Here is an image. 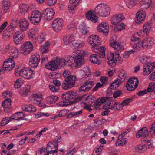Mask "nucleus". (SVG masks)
<instances>
[{"label":"nucleus","mask_w":155,"mask_h":155,"mask_svg":"<svg viewBox=\"0 0 155 155\" xmlns=\"http://www.w3.org/2000/svg\"><path fill=\"white\" fill-rule=\"evenodd\" d=\"M77 35L74 34L72 35L64 38V45H69L72 48H83L85 45V41L80 39H77Z\"/></svg>","instance_id":"f257e3e1"},{"label":"nucleus","mask_w":155,"mask_h":155,"mask_svg":"<svg viewBox=\"0 0 155 155\" xmlns=\"http://www.w3.org/2000/svg\"><path fill=\"white\" fill-rule=\"evenodd\" d=\"M154 42L153 38L148 37L143 39H140L135 44H132V47L134 49L146 48L149 46L153 45Z\"/></svg>","instance_id":"f03ea898"},{"label":"nucleus","mask_w":155,"mask_h":155,"mask_svg":"<svg viewBox=\"0 0 155 155\" xmlns=\"http://www.w3.org/2000/svg\"><path fill=\"white\" fill-rule=\"evenodd\" d=\"M110 8L105 3H101L95 7V11L97 15L102 17H106L110 14Z\"/></svg>","instance_id":"7ed1b4c3"},{"label":"nucleus","mask_w":155,"mask_h":155,"mask_svg":"<svg viewBox=\"0 0 155 155\" xmlns=\"http://www.w3.org/2000/svg\"><path fill=\"white\" fill-rule=\"evenodd\" d=\"M107 58L108 63L111 67H114L117 64H121L123 61L122 57L117 53H111L109 54L107 56Z\"/></svg>","instance_id":"20e7f679"},{"label":"nucleus","mask_w":155,"mask_h":155,"mask_svg":"<svg viewBox=\"0 0 155 155\" xmlns=\"http://www.w3.org/2000/svg\"><path fill=\"white\" fill-rule=\"evenodd\" d=\"M85 52L84 50H78L77 54L74 57V67L77 68L81 67L84 63V57Z\"/></svg>","instance_id":"39448f33"},{"label":"nucleus","mask_w":155,"mask_h":155,"mask_svg":"<svg viewBox=\"0 0 155 155\" xmlns=\"http://www.w3.org/2000/svg\"><path fill=\"white\" fill-rule=\"evenodd\" d=\"M42 17L41 13L40 11L35 10L32 12L28 19L32 24L37 25L41 21Z\"/></svg>","instance_id":"423d86ee"},{"label":"nucleus","mask_w":155,"mask_h":155,"mask_svg":"<svg viewBox=\"0 0 155 155\" xmlns=\"http://www.w3.org/2000/svg\"><path fill=\"white\" fill-rule=\"evenodd\" d=\"M69 78H65L62 85L64 90H67L70 89L74 85L77 78L76 76H72Z\"/></svg>","instance_id":"0eeeda50"},{"label":"nucleus","mask_w":155,"mask_h":155,"mask_svg":"<svg viewBox=\"0 0 155 155\" xmlns=\"http://www.w3.org/2000/svg\"><path fill=\"white\" fill-rule=\"evenodd\" d=\"M33 47L32 44L29 41L23 43L20 48L21 53L24 55L29 54L32 51Z\"/></svg>","instance_id":"6e6552de"},{"label":"nucleus","mask_w":155,"mask_h":155,"mask_svg":"<svg viewBox=\"0 0 155 155\" xmlns=\"http://www.w3.org/2000/svg\"><path fill=\"white\" fill-rule=\"evenodd\" d=\"M42 11L45 21H50L53 18L55 12L53 9L50 8H43Z\"/></svg>","instance_id":"1a4fd4ad"},{"label":"nucleus","mask_w":155,"mask_h":155,"mask_svg":"<svg viewBox=\"0 0 155 155\" xmlns=\"http://www.w3.org/2000/svg\"><path fill=\"white\" fill-rule=\"evenodd\" d=\"M139 82L137 78L133 77L130 78L128 80L126 84V87L127 90L131 91L136 88Z\"/></svg>","instance_id":"9d476101"},{"label":"nucleus","mask_w":155,"mask_h":155,"mask_svg":"<svg viewBox=\"0 0 155 155\" xmlns=\"http://www.w3.org/2000/svg\"><path fill=\"white\" fill-rule=\"evenodd\" d=\"M87 41L92 46V48H95L100 43L99 36L95 35H90L87 38Z\"/></svg>","instance_id":"9b49d317"},{"label":"nucleus","mask_w":155,"mask_h":155,"mask_svg":"<svg viewBox=\"0 0 155 155\" xmlns=\"http://www.w3.org/2000/svg\"><path fill=\"white\" fill-rule=\"evenodd\" d=\"M63 24V21L62 19H56L53 21L52 28L55 32H58L62 29Z\"/></svg>","instance_id":"f8f14e48"},{"label":"nucleus","mask_w":155,"mask_h":155,"mask_svg":"<svg viewBox=\"0 0 155 155\" xmlns=\"http://www.w3.org/2000/svg\"><path fill=\"white\" fill-rule=\"evenodd\" d=\"M109 26L106 22L103 21L100 23L97 27L98 31L103 33L104 35L106 36L109 33Z\"/></svg>","instance_id":"ddd939ff"},{"label":"nucleus","mask_w":155,"mask_h":155,"mask_svg":"<svg viewBox=\"0 0 155 155\" xmlns=\"http://www.w3.org/2000/svg\"><path fill=\"white\" fill-rule=\"evenodd\" d=\"M125 19V17L122 14H117L113 15L111 17L110 21L112 24L116 25Z\"/></svg>","instance_id":"4468645a"},{"label":"nucleus","mask_w":155,"mask_h":155,"mask_svg":"<svg viewBox=\"0 0 155 155\" xmlns=\"http://www.w3.org/2000/svg\"><path fill=\"white\" fill-rule=\"evenodd\" d=\"M96 13L95 9L88 11L86 14V18L93 23H96L98 20V17L96 15Z\"/></svg>","instance_id":"2eb2a0df"},{"label":"nucleus","mask_w":155,"mask_h":155,"mask_svg":"<svg viewBox=\"0 0 155 155\" xmlns=\"http://www.w3.org/2000/svg\"><path fill=\"white\" fill-rule=\"evenodd\" d=\"M15 66L14 61L12 58H8L4 62L3 66L4 71H10L14 68Z\"/></svg>","instance_id":"dca6fc26"},{"label":"nucleus","mask_w":155,"mask_h":155,"mask_svg":"<svg viewBox=\"0 0 155 155\" xmlns=\"http://www.w3.org/2000/svg\"><path fill=\"white\" fill-rule=\"evenodd\" d=\"M40 60V58L39 55H32L29 59V65L32 68H36L38 66Z\"/></svg>","instance_id":"f3484780"},{"label":"nucleus","mask_w":155,"mask_h":155,"mask_svg":"<svg viewBox=\"0 0 155 155\" xmlns=\"http://www.w3.org/2000/svg\"><path fill=\"white\" fill-rule=\"evenodd\" d=\"M155 68V63L153 62L147 63L144 65L143 74L144 75L149 74Z\"/></svg>","instance_id":"a211bd4d"},{"label":"nucleus","mask_w":155,"mask_h":155,"mask_svg":"<svg viewBox=\"0 0 155 155\" xmlns=\"http://www.w3.org/2000/svg\"><path fill=\"white\" fill-rule=\"evenodd\" d=\"M95 98L94 96L92 95H85L81 97L80 99V100L82 101H84L82 102V103L84 105H86V103H88V104L91 105L92 104L93 102L95 100Z\"/></svg>","instance_id":"6ab92c4d"},{"label":"nucleus","mask_w":155,"mask_h":155,"mask_svg":"<svg viewBox=\"0 0 155 155\" xmlns=\"http://www.w3.org/2000/svg\"><path fill=\"white\" fill-rule=\"evenodd\" d=\"M25 36V33L21 31H18L15 34L14 37V41L18 45L21 43Z\"/></svg>","instance_id":"aec40b11"},{"label":"nucleus","mask_w":155,"mask_h":155,"mask_svg":"<svg viewBox=\"0 0 155 155\" xmlns=\"http://www.w3.org/2000/svg\"><path fill=\"white\" fill-rule=\"evenodd\" d=\"M110 47L115 50L121 51L124 49V47L120 42L110 41Z\"/></svg>","instance_id":"412c9836"},{"label":"nucleus","mask_w":155,"mask_h":155,"mask_svg":"<svg viewBox=\"0 0 155 155\" xmlns=\"http://www.w3.org/2000/svg\"><path fill=\"white\" fill-rule=\"evenodd\" d=\"M94 84V82L91 81H87L80 87L79 90L80 91H88Z\"/></svg>","instance_id":"4be33fe9"},{"label":"nucleus","mask_w":155,"mask_h":155,"mask_svg":"<svg viewBox=\"0 0 155 155\" xmlns=\"http://www.w3.org/2000/svg\"><path fill=\"white\" fill-rule=\"evenodd\" d=\"M19 27L21 31H26L29 26V22L25 19H21L19 21Z\"/></svg>","instance_id":"5701e85b"},{"label":"nucleus","mask_w":155,"mask_h":155,"mask_svg":"<svg viewBox=\"0 0 155 155\" xmlns=\"http://www.w3.org/2000/svg\"><path fill=\"white\" fill-rule=\"evenodd\" d=\"M39 152L40 153L39 155H58V151L57 150H48L45 148L42 147L41 148Z\"/></svg>","instance_id":"b1692460"},{"label":"nucleus","mask_w":155,"mask_h":155,"mask_svg":"<svg viewBox=\"0 0 155 155\" xmlns=\"http://www.w3.org/2000/svg\"><path fill=\"white\" fill-rule=\"evenodd\" d=\"M27 67L22 68L18 67L15 69V75L18 77H21L25 78Z\"/></svg>","instance_id":"393cba45"},{"label":"nucleus","mask_w":155,"mask_h":155,"mask_svg":"<svg viewBox=\"0 0 155 155\" xmlns=\"http://www.w3.org/2000/svg\"><path fill=\"white\" fill-rule=\"evenodd\" d=\"M29 6L26 4H21L19 6V8L18 11V14L21 16L26 13L28 10Z\"/></svg>","instance_id":"a878e982"},{"label":"nucleus","mask_w":155,"mask_h":155,"mask_svg":"<svg viewBox=\"0 0 155 155\" xmlns=\"http://www.w3.org/2000/svg\"><path fill=\"white\" fill-rule=\"evenodd\" d=\"M146 14L143 10H139L136 15V22L138 23L143 21L146 17Z\"/></svg>","instance_id":"bb28decb"},{"label":"nucleus","mask_w":155,"mask_h":155,"mask_svg":"<svg viewBox=\"0 0 155 155\" xmlns=\"http://www.w3.org/2000/svg\"><path fill=\"white\" fill-rule=\"evenodd\" d=\"M54 60L57 69L64 68L66 66L65 58H57Z\"/></svg>","instance_id":"cd10ccee"},{"label":"nucleus","mask_w":155,"mask_h":155,"mask_svg":"<svg viewBox=\"0 0 155 155\" xmlns=\"http://www.w3.org/2000/svg\"><path fill=\"white\" fill-rule=\"evenodd\" d=\"M148 135V132L147 129L146 127H143L141 129L136 133V137L137 138L146 137Z\"/></svg>","instance_id":"c85d7f7f"},{"label":"nucleus","mask_w":155,"mask_h":155,"mask_svg":"<svg viewBox=\"0 0 155 155\" xmlns=\"http://www.w3.org/2000/svg\"><path fill=\"white\" fill-rule=\"evenodd\" d=\"M58 144L57 141H50L47 145V148L48 150H57L58 151Z\"/></svg>","instance_id":"c756f323"},{"label":"nucleus","mask_w":155,"mask_h":155,"mask_svg":"<svg viewBox=\"0 0 155 155\" xmlns=\"http://www.w3.org/2000/svg\"><path fill=\"white\" fill-rule=\"evenodd\" d=\"M19 54V51L15 47L13 46L10 50V58L12 59L17 58Z\"/></svg>","instance_id":"7c9ffc66"},{"label":"nucleus","mask_w":155,"mask_h":155,"mask_svg":"<svg viewBox=\"0 0 155 155\" xmlns=\"http://www.w3.org/2000/svg\"><path fill=\"white\" fill-rule=\"evenodd\" d=\"M25 114L24 113L22 112H18L15 113L12 115L11 118L12 120H14L18 121L19 120H23V117H25Z\"/></svg>","instance_id":"2f4dec72"},{"label":"nucleus","mask_w":155,"mask_h":155,"mask_svg":"<svg viewBox=\"0 0 155 155\" xmlns=\"http://www.w3.org/2000/svg\"><path fill=\"white\" fill-rule=\"evenodd\" d=\"M116 71L118 74L119 77V78L117 79L120 81L121 82H123L126 77V74L125 72L121 69H117L116 70Z\"/></svg>","instance_id":"473e14b6"},{"label":"nucleus","mask_w":155,"mask_h":155,"mask_svg":"<svg viewBox=\"0 0 155 155\" xmlns=\"http://www.w3.org/2000/svg\"><path fill=\"white\" fill-rule=\"evenodd\" d=\"M152 24L149 22L145 23L143 24V32L147 35H148L149 33L152 31Z\"/></svg>","instance_id":"72a5a7b5"},{"label":"nucleus","mask_w":155,"mask_h":155,"mask_svg":"<svg viewBox=\"0 0 155 155\" xmlns=\"http://www.w3.org/2000/svg\"><path fill=\"white\" fill-rule=\"evenodd\" d=\"M92 49L94 51L99 54L101 55V57L104 58L105 57V53L104 46H102L98 48H97V47L95 48H92Z\"/></svg>","instance_id":"f704fd0d"},{"label":"nucleus","mask_w":155,"mask_h":155,"mask_svg":"<svg viewBox=\"0 0 155 155\" xmlns=\"http://www.w3.org/2000/svg\"><path fill=\"white\" fill-rule=\"evenodd\" d=\"M21 109L23 111L29 112H35L37 110L36 107L31 105H24L22 106Z\"/></svg>","instance_id":"c9c22d12"},{"label":"nucleus","mask_w":155,"mask_h":155,"mask_svg":"<svg viewBox=\"0 0 155 155\" xmlns=\"http://www.w3.org/2000/svg\"><path fill=\"white\" fill-rule=\"evenodd\" d=\"M89 60L92 63L98 65H100L102 64L101 61L98 59V56L96 54L91 55L89 57Z\"/></svg>","instance_id":"e433bc0d"},{"label":"nucleus","mask_w":155,"mask_h":155,"mask_svg":"<svg viewBox=\"0 0 155 155\" xmlns=\"http://www.w3.org/2000/svg\"><path fill=\"white\" fill-rule=\"evenodd\" d=\"M11 5L10 0H3L2 3V9L4 12L6 13L9 9Z\"/></svg>","instance_id":"4c0bfd02"},{"label":"nucleus","mask_w":155,"mask_h":155,"mask_svg":"<svg viewBox=\"0 0 155 155\" xmlns=\"http://www.w3.org/2000/svg\"><path fill=\"white\" fill-rule=\"evenodd\" d=\"M74 57L72 56H68L66 57V66L68 63V65L71 68H73L74 66Z\"/></svg>","instance_id":"58836bf2"},{"label":"nucleus","mask_w":155,"mask_h":155,"mask_svg":"<svg viewBox=\"0 0 155 155\" xmlns=\"http://www.w3.org/2000/svg\"><path fill=\"white\" fill-rule=\"evenodd\" d=\"M80 73L84 78L88 77L90 74V69L87 67L83 68L80 70Z\"/></svg>","instance_id":"ea45409f"},{"label":"nucleus","mask_w":155,"mask_h":155,"mask_svg":"<svg viewBox=\"0 0 155 155\" xmlns=\"http://www.w3.org/2000/svg\"><path fill=\"white\" fill-rule=\"evenodd\" d=\"M45 67L51 71H54L58 69L54 60L46 64Z\"/></svg>","instance_id":"a19ab883"},{"label":"nucleus","mask_w":155,"mask_h":155,"mask_svg":"<svg viewBox=\"0 0 155 155\" xmlns=\"http://www.w3.org/2000/svg\"><path fill=\"white\" fill-rule=\"evenodd\" d=\"M25 79H31L35 76L34 71L29 68H27Z\"/></svg>","instance_id":"79ce46f5"},{"label":"nucleus","mask_w":155,"mask_h":155,"mask_svg":"<svg viewBox=\"0 0 155 155\" xmlns=\"http://www.w3.org/2000/svg\"><path fill=\"white\" fill-rule=\"evenodd\" d=\"M152 1L150 0H144L140 3L142 8H148L151 5Z\"/></svg>","instance_id":"37998d69"},{"label":"nucleus","mask_w":155,"mask_h":155,"mask_svg":"<svg viewBox=\"0 0 155 155\" xmlns=\"http://www.w3.org/2000/svg\"><path fill=\"white\" fill-rule=\"evenodd\" d=\"M35 30L34 28H32L29 30L28 33V36L29 39L36 42L37 41V38L35 34Z\"/></svg>","instance_id":"c03bdc74"},{"label":"nucleus","mask_w":155,"mask_h":155,"mask_svg":"<svg viewBox=\"0 0 155 155\" xmlns=\"http://www.w3.org/2000/svg\"><path fill=\"white\" fill-rule=\"evenodd\" d=\"M30 89V86L28 85L20 90L19 91V94L23 96H26Z\"/></svg>","instance_id":"a18cd8bd"},{"label":"nucleus","mask_w":155,"mask_h":155,"mask_svg":"<svg viewBox=\"0 0 155 155\" xmlns=\"http://www.w3.org/2000/svg\"><path fill=\"white\" fill-rule=\"evenodd\" d=\"M11 100L10 99H7L2 102L3 107L5 109H9L11 107Z\"/></svg>","instance_id":"49530a36"},{"label":"nucleus","mask_w":155,"mask_h":155,"mask_svg":"<svg viewBox=\"0 0 155 155\" xmlns=\"http://www.w3.org/2000/svg\"><path fill=\"white\" fill-rule=\"evenodd\" d=\"M123 134H121L118 137L119 141L116 143V145L117 146H119L120 145H124L127 141L126 138H123Z\"/></svg>","instance_id":"de8ad7c7"},{"label":"nucleus","mask_w":155,"mask_h":155,"mask_svg":"<svg viewBox=\"0 0 155 155\" xmlns=\"http://www.w3.org/2000/svg\"><path fill=\"white\" fill-rule=\"evenodd\" d=\"M127 7L130 9L132 8L137 4L135 0H124Z\"/></svg>","instance_id":"09e8293b"},{"label":"nucleus","mask_w":155,"mask_h":155,"mask_svg":"<svg viewBox=\"0 0 155 155\" xmlns=\"http://www.w3.org/2000/svg\"><path fill=\"white\" fill-rule=\"evenodd\" d=\"M51 43L49 41L46 42L45 44H43L41 47V52L42 54L47 53L48 51V49Z\"/></svg>","instance_id":"8fccbe9b"},{"label":"nucleus","mask_w":155,"mask_h":155,"mask_svg":"<svg viewBox=\"0 0 155 155\" xmlns=\"http://www.w3.org/2000/svg\"><path fill=\"white\" fill-rule=\"evenodd\" d=\"M79 29L80 33L84 35H86L88 31L87 27L84 23L81 24Z\"/></svg>","instance_id":"3c124183"},{"label":"nucleus","mask_w":155,"mask_h":155,"mask_svg":"<svg viewBox=\"0 0 155 155\" xmlns=\"http://www.w3.org/2000/svg\"><path fill=\"white\" fill-rule=\"evenodd\" d=\"M105 101L104 98H98L96 101V103L94 106V108L96 109H100V106Z\"/></svg>","instance_id":"603ef678"},{"label":"nucleus","mask_w":155,"mask_h":155,"mask_svg":"<svg viewBox=\"0 0 155 155\" xmlns=\"http://www.w3.org/2000/svg\"><path fill=\"white\" fill-rule=\"evenodd\" d=\"M109 108L113 110H121L123 108V105L120 103L116 102L111 105Z\"/></svg>","instance_id":"864d4df0"},{"label":"nucleus","mask_w":155,"mask_h":155,"mask_svg":"<svg viewBox=\"0 0 155 155\" xmlns=\"http://www.w3.org/2000/svg\"><path fill=\"white\" fill-rule=\"evenodd\" d=\"M135 150L138 152L143 153L147 150L146 146L143 144L138 145L135 147Z\"/></svg>","instance_id":"5fc2aeb1"},{"label":"nucleus","mask_w":155,"mask_h":155,"mask_svg":"<svg viewBox=\"0 0 155 155\" xmlns=\"http://www.w3.org/2000/svg\"><path fill=\"white\" fill-rule=\"evenodd\" d=\"M122 82H121L118 79H116L111 84L110 86L111 89H115L117 88Z\"/></svg>","instance_id":"6e6d98bb"},{"label":"nucleus","mask_w":155,"mask_h":155,"mask_svg":"<svg viewBox=\"0 0 155 155\" xmlns=\"http://www.w3.org/2000/svg\"><path fill=\"white\" fill-rule=\"evenodd\" d=\"M139 35L138 34V32H137L133 34L131 38V42L130 44L131 46L132 44H135L140 39L138 37Z\"/></svg>","instance_id":"4d7b16f0"},{"label":"nucleus","mask_w":155,"mask_h":155,"mask_svg":"<svg viewBox=\"0 0 155 155\" xmlns=\"http://www.w3.org/2000/svg\"><path fill=\"white\" fill-rule=\"evenodd\" d=\"M58 99V97L54 96H50L47 97L46 99V101L50 103H52L55 102Z\"/></svg>","instance_id":"13d9d810"},{"label":"nucleus","mask_w":155,"mask_h":155,"mask_svg":"<svg viewBox=\"0 0 155 155\" xmlns=\"http://www.w3.org/2000/svg\"><path fill=\"white\" fill-rule=\"evenodd\" d=\"M149 59V57L146 55H144L140 56L139 58L140 61L144 65L146 64L147 63L148 60Z\"/></svg>","instance_id":"bf43d9fd"},{"label":"nucleus","mask_w":155,"mask_h":155,"mask_svg":"<svg viewBox=\"0 0 155 155\" xmlns=\"http://www.w3.org/2000/svg\"><path fill=\"white\" fill-rule=\"evenodd\" d=\"M69 112V110L67 109H64L61 110L59 113L58 115L55 116L54 117L52 118V119H55L58 117H63L66 115Z\"/></svg>","instance_id":"052dcab7"},{"label":"nucleus","mask_w":155,"mask_h":155,"mask_svg":"<svg viewBox=\"0 0 155 155\" xmlns=\"http://www.w3.org/2000/svg\"><path fill=\"white\" fill-rule=\"evenodd\" d=\"M23 84L21 79L19 78L16 80L14 84V87L15 89H18Z\"/></svg>","instance_id":"680f3d73"},{"label":"nucleus","mask_w":155,"mask_h":155,"mask_svg":"<svg viewBox=\"0 0 155 155\" xmlns=\"http://www.w3.org/2000/svg\"><path fill=\"white\" fill-rule=\"evenodd\" d=\"M72 103L71 101H62L57 103L56 105L58 107H66L70 105Z\"/></svg>","instance_id":"e2e57ef3"},{"label":"nucleus","mask_w":155,"mask_h":155,"mask_svg":"<svg viewBox=\"0 0 155 155\" xmlns=\"http://www.w3.org/2000/svg\"><path fill=\"white\" fill-rule=\"evenodd\" d=\"M125 28V24L123 23H121L120 24L115 27L114 28V30L115 31H118L124 30Z\"/></svg>","instance_id":"0e129e2a"},{"label":"nucleus","mask_w":155,"mask_h":155,"mask_svg":"<svg viewBox=\"0 0 155 155\" xmlns=\"http://www.w3.org/2000/svg\"><path fill=\"white\" fill-rule=\"evenodd\" d=\"M43 100H41L39 98H37V100L34 99V103L37 104L40 107H47L46 105L42 103H41Z\"/></svg>","instance_id":"69168bd1"},{"label":"nucleus","mask_w":155,"mask_h":155,"mask_svg":"<svg viewBox=\"0 0 155 155\" xmlns=\"http://www.w3.org/2000/svg\"><path fill=\"white\" fill-rule=\"evenodd\" d=\"M45 35L44 33H41L39 35L37 38L36 41L40 43H42L45 40Z\"/></svg>","instance_id":"338daca9"},{"label":"nucleus","mask_w":155,"mask_h":155,"mask_svg":"<svg viewBox=\"0 0 155 155\" xmlns=\"http://www.w3.org/2000/svg\"><path fill=\"white\" fill-rule=\"evenodd\" d=\"M77 5L71 4L68 6V10L70 13L73 14L75 12L76 10V7Z\"/></svg>","instance_id":"774afa93"}]
</instances>
